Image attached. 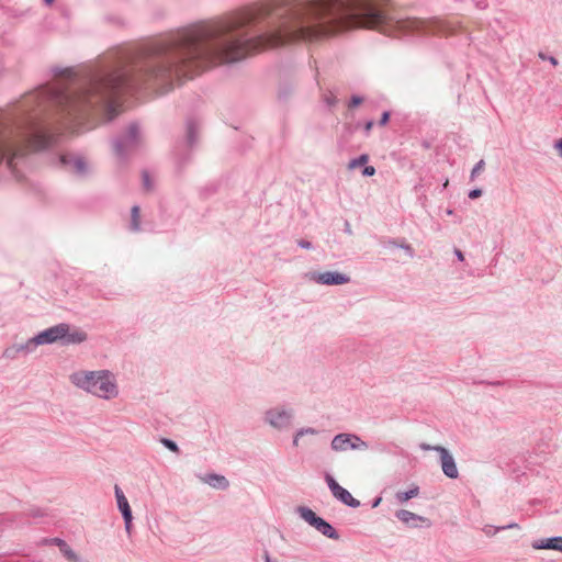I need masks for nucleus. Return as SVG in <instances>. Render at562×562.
<instances>
[{"mask_svg":"<svg viewBox=\"0 0 562 562\" xmlns=\"http://www.w3.org/2000/svg\"><path fill=\"white\" fill-rule=\"evenodd\" d=\"M56 80L0 111V162L15 173L26 149L57 142L56 125L79 132L90 119L112 121L123 93L149 90L165 94L176 87V32L138 49H120L99 64L57 69Z\"/></svg>","mask_w":562,"mask_h":562,"instance_id":"f257e3e1","label":"nucleus"},{"mask_svg":"<svg viewBox=\"0 0 562 562\" xmlns=\"http://www.w3.org/2000/svg\"><path fill=\"white\" fill-rule=\"evenodd\" d=\"M70 383L102 400H113L119 395V385L109 370H77L69 375Z\"/></svg>","mask_w":562,"mask_h":562,"instance_id":"f03ea898","label":"nucleus"},{"mask_svg":"<svg viewBox=\"0 0 562 562\" xmlns=\"http://www.w3.org/2000/svg\"><path fill=\"white\" fill-rule=\"evenodd\" d=\"M295 418V411L285 405H277L267 409L263 414V422L271 428L283 431L292 427Z\"/></svg>","mask_w":562,"mask_h":562,"instance_id":"7ed1b4c3","label":"nucleus"},{"mask_svg":"<svg viewBox=\"0 0 562 562\" xmlns=\"http://www.w3.org/2000/svg\"><path fill=\"white\" fill-rule=\"evenodd\" d=\"M142 134L137 123H131L126 132L113 140L114 154L124 159L132 150L140 144Z\"/></svg>","mask_w":562,"mask_h":562,"instance_id":"20e7f679","label":"nucleus"},{"mask_svg":"<svg viewBox=\"0 0 562 562\" xmlns=\"http://www.w3.org/2000/svg\"><path fill=\"white\" fill-rule=\"evenodd\" d=\"M296 513L304 521L314 527L323 536L333 540L339 539V533L336 529L322 517H318L310 507L299 506L296 507Z\"/></svg>","mask_w":562,"mask_h":562,"instance_id":"39448f33","label":"nucleus"},{"mask_svg":"<svg viewBox=\"0 0 562 562\" xmlns=\"http://www.w3.org/2000/svg\"><path fill=\"white\" fill-rule=\"evenodd\" d=\"M369 448V445L361 439L357 434L340 432L330 441V449L334 452L342 453L349 450L364 451Z\"/></svg>","mask_w":562,"mask_h":562,"instance_id":"423d86ee","label":"nucleus"},{"mask_svg":"<svg viewBox=\"0 0 562 562\" xmlns=\"http://www.w3.org/2000/svg\"><path fill=\"white\" fill-rule=\"evenodd\" d=\"M419 448L424 451H436L439 453L440 465L443 474L449 479H457L459 476L458 467L451 452L442 446H431L423 442Z\"/></svg>","mask_w":562,"mask_h":562,"instance_id":"0eeeda50","label":"nucleus"},{"mask_svg":"<svg viewBox=\"0 0 562 562\" xmlns=\"http://www.w3.org/2000/svg\"><path fill=\"white\" fill-rule=\"evenodd\" d=\"M304 277L310 281L323 285H342L350 282V277L339 271H308Z\"/></svg>","mask_w":562,"mask_h":562,"instance_id":"6e6552de","label":"nucleus"},{"mask_svg":"<svg viewBox=\"0 0 562 562\" xmlns=\"http://www.w3.org/2000/svg\"><path fill=\"white\" fill-rule=\"evenodd\" d=\"M60 164L67 171L78 176L85 177L89 173L90 167L85 157L79 154L67 153L59 157Z\"/></svg>","mask_w":562,"mask_h":562,"instance_id":"1a4fd4ad","label":"nucleus"},{"mask_svg":"<svg viewBox=\"0 0 562 562\" xmlns=\"http://www.w3.org/2000/svg\"><path fill=\"white\" fill-rule=\"evenodd\" d=\"M67 329H69V325L66 323L52 326L35 335V342L38 346L57 342L66 335Z\"/></svg>","mask_w":562,"mask_h":562,"instance_id":"9d476101","label":"nucleus"},{"mask_svg":"<svg viewBox=\"0 0 562 562\" xmlns=\"http://www.w3.org/2000/svg\"><path fill=\"white\" fill-rule=\"evenodd\" d=\"M114 493L117 503V508L121 512L124 519L125 530L127 531V533H131L133 515L128 501L119 485L114 486Z\"/></svg>","mask_w":562,"mask_h":562,"instance_id":"9b49d317","label":"nucleus"},{"mask_svg":"<svg viewBox=\"0 0 562 562\" xmlns=\"http://www.w3.org/2000/svg\"><path fill=\"white\" fill-rule=\"evenodd\" d=\"M532 548L536 550H555L562 552V537H551L544 539H538L532 542Z\"/></svg>","mask_w":562,"mask_h":562,"instance_id":"f8f14e48","label":"nucleus"},{"mask_svg":"<svg viewBox=\"0 0 562 562\" xmlns=\"http://www.w3.org/2000/svg\"><path fill=\"white\" fill-rule=\"evenodd\" d=\"M200 134V126L196 121L189 120L186 123L184 143L188 148H193L198 143Z\"/></svg>","mask_w":562,"mask_h":562,"instance_id":"ddd939ff","label":"nucleus"},{"mask_svg":"<svg viewBox=\"0 0 562 562\" xmlns=\"http://www.w3.org/2000/svg\"><path fill=\"white\" fill-rule=\"evenodd\" d=\"M202 482L216 490H226L229 486L228 480L221 474L211 473L201 477Z\"/></svg>","mask_w":562,"mask_h":562,"instance_id":"4468645a","label":"nucleus"},{"mask_svg":"<svg viewBox=\"0 0 562 562\" xmlns=\"http://www.w3.org/2000/svg\"><path fill=\"white\" fill-rule=\"evenodd\" d=\"M333 496L338 499L339 502H341L342 504L351 507V508H357L360 506V502L358 499H356L346 488H344L342 486H340L334 494Z\"/></svg>","mask_w":562,"mask_h":562,"instance_id":"2eb2a0df","label":"nucleus"},{"mask_svg":"<svg viewBox=\"0 0 562 562\" xmlns=\"http://www.w3.org/2000/svg\"><path fill=\"white\" fill-rule=\"evenodd\" d=\"M87 340V334L81 329H75L70 331V328L66 330V335L61 338L63 344H81Z\"/></svg>","mask_w":562,"mask_h":562,"instance_id":"dca6fc26","label":"nucleus"},{"mask_svg":"<svg viewBox=\"0 0 562 562\" xmlns=\"http://www.w3.org/2000/svg\"><path fill=\"white\" fill-rule=\"evenodd\" d=\"M319 434V430L314 427H303L296 430V432L293 436L292 445L293 447L297 448L300 447V441L305 436H316Z\"/></svg>","mask_w":562,"mask_h":562,"instance_id":"f3484780","label":"nucleus"},{"mask_svg":"<svg viewBox=\"0 0 562 562\" xmlns=\"http://www.w3.org/2000/svg\"><path fill=\"white\" fill-rule=\"evenodd\" d=\"M395 516L404 524H411L412 521H415V520H420V521H424L425 518L422 517V516H418L417 514L415 513H412L409 510H406V509H400L396 512Z\"/></svg>","mask_w":562,"mask_h":562,"instance_id":"a211bd4d","label":"nucleus"},{"mask_svg":"<svg viewBox=\"0 0 562 562\" xmlns=\"http://www.w3.org/2000/svg\"><path fill=\"white\" fill-rule=\"evenodd\" d=\"M514 528L519 529V525L516 524V522H512V524H508L506 526H501V527H495V526H492V525H485L482 530H483V532L487 537H493V536H495L501 530L514 529Z\"/></svg>","mask_w":562,"mask_h":562,"instance_id":"6ab92c4d","label":"nucleus"},{"mask_svg":"<svg viewBox=\"0 0 562 562\" xmlns=\"http://www.w3.org/2000/svg\"><path fill=\"white\" fill-rule=\"evenodd\" d=\"M131 229L133 232L140 231V209L138 205H134L131 210Z\"/></svg>","mask_w":562,"mask_h":562,"instance_id":"aec40b11","label":"nucleus"},{"mask_svg":"<svg viewBox=\"0 0 562 562\" xmlns=\"http://www.w3.org/2000/svg\"><path fill=\"white\" fill-rule=\"evenodd\" d=\"M418 494H419V487L417 485H413L408 491L397 492L396 499L400 503H405V502L409 501L411 498L418 496Z\"/></svg>","mask_w":562,"mask_h":562,"instance_id":"412c9836","label":"nucleus"},{"mask_svg":"<svg viewBox=\"0 0 562 562\" xmlns=\"http://www.w3.org/2000/svg\"><path fill=\"white\" fill-rule=\"evenodd\" d=\"M18 349H19V352L20 355L23 353V355H29V353H32L36 347L38 346L37 342H35V336L30 338L24 344H15Z\"/></svg>","mask_w":562,"mask_h":562,"instance_id":"4be33fe9","label":"nucleus"},{"mask_svg":"<svg viewBox=\"0 0 562 562\" xmlns=\"http://www.w3.org/2000/svg\"><path fill=\"white\" fill-rule=\"evenodd\" d=\"M63 555L68 560V562H75L78 559V554L68 546V543L61 542V546L59 548Z\"/></svg>","mask_w":562,"mask_h":562,"instance_id":"5701e85b","label":"nucleus"},{"mask_svg":"<svg viewBox=\"0 0 562 562\" xmlns=\"http://www.w3.org/2000/svg\"><path fill=\"white\" fill-rule=\"evenodd\" d=\"M387 245H389V246H392V247H398V248H402V249L405 251L406 256H407L408 258H411V259H412V258L414 257V255H415V254H414V249H413V247H412L409 244H405V243L398 244L395 239H392V240H389V241H387Z\"/></svg>","mask_w":562,"mask_h":562,"instance_id":"b1692460","label":"nucleus"},{"mask_svg":"<svg viewBox=\"0 0 562 562\" xmlns=\"http://www.w3.org/2000/svg\"><path fill=\"white\" fill-rule=\"evenodd\" d=\"M369 161V156L367 154H362L359 157L351 159L348 164L349 169H356L360 166H364Z\"/></svg>","mask_w":562,"mask_h":562,"instance_id":"393cba45","label":"nucleus"},{"mask_svg":"<svg viewBox=\"0 0 562 562\" xmlns=\"http://www.w3.org/2000/svg\"><path fill=\"white\" fill-rule=\"evenodd\" d=\"M20 352L16 345H12L4 349L2 357L5 359L14 360L19 357Z\"/></svg>","mask_w":562,"mask_h":562,"instance_id":"a878e982","label":"nucleus"},{"mask_svg":"<svg viewBox=\"0 0 562 562\" xmlns=\"http://www.w3.org/2000/svg\"><path fill=\"white\" fill-rule=\"evenodd\" d=\"M142 183H143V188L146 191H151L154 189V182L147 171H144L142 173Z\"/></svg>","mask_w":562,"mask_h":562,"instance_id":"bb28decb","label":"nucleus"},{"mask_svg":"<svg viewBox=\"0 0 562 562\" xmlns=\"http://www.w3.org/2000/svg\"><path fill=\"white\" fill-rule=\"evenodd\" d=\"M160 442L164 445V447H166L168 450L172 451V452H176V453H179V447L178 445L171 440V439H168V438H161L160 439Z\"/></svg>","mask_w":562,"mask_h":562,"instance_id":"cd10ccee","label":"nucleus"},{"mask_svg":"<svg viewBox=\"0 0 562 562\" xmlns=\"http://www.w3.org/2000/svg\"><path fill=\"white\" fill-rule=\"evenodd\" d=\"M325 480H326V483H327L328 488L330 490L331 494H334L340 487V485L336 482V480L330 474H326Z\"/></svg>","mask_w":562,"mask_h":562,"instance_id":"c85d7f7f","label":"nucleus"},{"mask_svg":"<svg viewBox=\"0 0 562 562\" xmlns=\"http://www.w3.org/2000/svg\"><path fill=\"white\" fill-rule=\"evenodd\" d=\"M484 166H485V162L483 159H481L479 162H476L471 171V179H474L484 169Z\"/></svg>","mask_w":562,"mask_h":562,"instance_id":"c756f323","label":"nucleus"},{"mask_svg":"<svg viewBox=\"0 0 562 562\" xmlns=\"http://www.w3.org/2000/svg\"><path fill=\"white\" fill-rule=\"evenodd\" d=\"M61 542H65V540L60 538H45L42 540V544H54L60 548Z\"/></svg>","mask_w":562,"mask_h":562,"instance_id":"7c9ffc66","label":"nucleus"},{"mask_svg":"<svg viewBox=\"0 0 562 562\" xmlns=\"http://www.w3.org/2000/svg\"><path fill=\"white\" fill-rule=\"evenodd\" d=\"M539 58L542 60L549 61L551 65L557 66L559 64L558 59L553 56H547L544 53L540 52L538 54Z\"/></svg>","mask_w":562,"mask_h":562,"instance_id":"2f4dec72","label":"nucleus"},{"mask_svg":"<svg viewBox=\"0 0 562 562\" xmlns=\"http://www.w3.org/2000/svg\"><path fill=\"white\" fill-rule=\"evenodd\" d=\"M363 99L360 95H352L349 102V108L358 106L362 103Z\"/></svg>","mask_w":562,"mask_h":562,"instance_id":"473e14b6","label":"nucleus"},{"mask_svg":"<svg viewBox=\"0 0 562 562\" xmlns=\"http://www.w3.org/2000/svg\"><path fill=\"white\" fill-rule=\"evenodd\" d=\"M375 173V168L373 166H364L362 170V175L366 177H371Z\"/></svg>","mask_w":562,"mask_h":562,"instance_id":"72a5a7b5","label":"nucleus"},{"mask_svg":"<svg viewBox=\"0 0 562 562\" xmlns=\"http://www.w3.org/2000/svg\"><path fill=\"white\" fill-rule=\"evenodd\" d=\"M324 100L328 106H334L337 102L336 98L333 94H326Z\"/></svg>","mask_w":562,"mask_h":562,"instance_id":"f704fd0d","label":"nucleus"},{"mask_svg":"<svg viewBox=\"0 0 562 562\" xmlns=\"http://www.w3.org/2000/svg\"><path fill=\"white\" fill-rule=\"evenodd\" d=\"M482 190L481 189H473L469 192V198L474 200V199H477L482 195Z\"/></svg>","mask_w":562,"mask_h":562,"instance_id":"c9c22d12","label":"nucleus"},{"mask_svg":"<svg viewBox=\"0 0 562 562\" xmlns=\"http://www.w3.org/2000/svg\"><path fill=\"white\" fill-rule=\"evenodd\" d=\"M297 245L303 248V249H311L312 248V244L308 241V240H305V239H300L297 241Z\"/></svg>","mask_w":562,"mask_h":562,"instance_id":"e433bc0d","label":"nucleus"},{"mask_svg":"<svg viewBox=\"0 0 562 562\" xmlns=\"http://www.w3.org/2000/svg\"><path fill=\"white\" fill-rule=\"evenodd\" d=\"M389 120H390V113L389 112H383L379 124L383 126V125H385L389 122Z\"/></svg>","mask_w":562,"mask_h":562,"instance_id":"4c0bfd02","label":"nucleus"},{"mask_svg":"<svg viewBox=\"0 0 562 562\" xmlns=\"http://www.w3.org/2000/svg\"><path fill=\"white\" fill-rule=\"evenodd\" d=\"M373 125H374V122H373V121H368V122L364 124V132H366L367 134H369V133H370V131L372 130Z\"/></svg>","mask_w":562,"mask_h":562,"instance_id":"58836bf2","label":"nucleus"},{"mask_svg":"<svg viewBox=\"0 0 562 562\" xmlns=\"http://www.w3.org/2000/svg\"><path fill=\"white\" fill-rule=\"evenodd\" d=\"M29 516L41 517V516H43V513L40 509H31L29 513Z\"/></svg>","mask_w":562,"mask_h":562,"instance_id":"ea45409f","label":"nucleus"},{"mask_svg":"<svg viewBox=\"0 0 562 562\" xmlns=\"http://www.w3.org/2000/svg\"><path fill=\"white\" fill-rule=\"evenodd\" d=\"M454 255L458 258V260H460V261L464 260V255L460 249H454Z\"/></svg>","mask_w":562,"mask_h":562,"instance_id":"a19ab883","label":"nucleus"},{"mask_svg":"<svg viewBox=\"0 0 562 562\" xmlns=\"http://www.w3.org/2000/svg\"><path fill=\"white\" fill-rule=\"evenodd\" d=\"M554 147L559 150V154L562 157V138L555 142Z\"/></svg>","mask_w":562,"mask_h":562,"instance_id":"79ce46f5","label":"nucleus"},{"mask_svg":"<svg viewBox=\"0 0 562 562\" xmlns=\"http://www.w3.org/2000/svg\"><path fill=\"white\" fill-rule=\"evenodd\" d=\"M381 501H382V498H381V497L375 498V499L373 501V503H372V507H373V508L378 507V506L380 505Z\"/></svg>","mask_w":562,"mask_h":562,"instance_id":"37998d69","label":"nucleus"},{"mask_svg":"<svg viewBox=\"0 0 562 562\" xmlns=\"http://www.w3.org/2000/svg\"><path fill=\"white\" fill-rule=\"evenodd\" d=\"M345 232L349 235L352 234V231H351V227H350V224L348 222H346V228H345Z\"/></svg>","mask_w":562,"mask_h":562,"instance_id":"c03bdc74","label":"nucleus"},{"mask_svg":"<svg viewBox=\"0 0 562 562\" xmlns=\"http://www.w3.org/2000/svg\"><path fill=\"white\" fill-rule=\"evenodd\" d=\"M75 562H89V561L83 560V559H81L80 557H78L77 561H75Z\"/></svg>","mask_w":562,"mask_h":562,"instance_id":"a18cd8bd","label":"nucleus"},{"mask_svg":"<svg viewBox=\"0 0 562 562\" xmlns=\"http://www.w3.org/2000/svg\"><path fill=\"white\" fill-rule=\"evenodd\" d=\"M54 0H45L46 4H50Z\"/></svg>","mask_w":562,"mask_h":562,"instance_id":"49530a36","label":"nucleus"},{"mask_svg":"<svg viewBox=\"0 0 562 562\" xmlns=\"http://www.w3.org/2000/svg\"><path fill=\"white\" fill-rule=\"evenodd\" d=\"M448 183H449V181L446 180V182L443 183V188H447Z\"/></svg>","mask_w":562,"mask_h":562,"instance_id":"de8ad7c7","label":"nucleus"}]
</instances>
